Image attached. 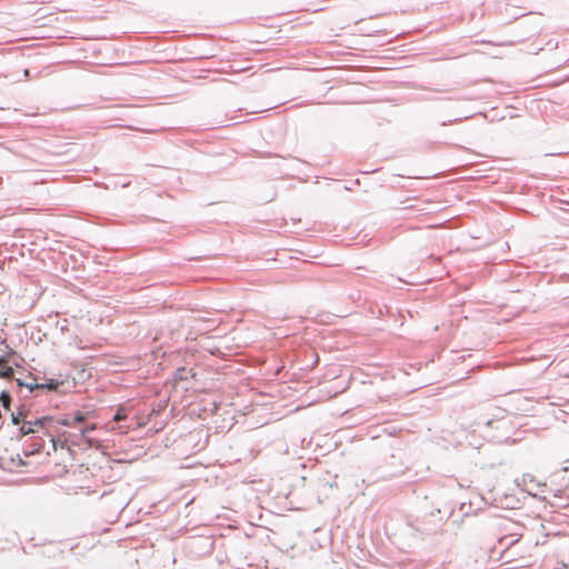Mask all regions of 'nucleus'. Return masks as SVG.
<instances>
[{"instance_id": "1", "label": "nucleus", "mask_w": 569, "mask_h": 569, "mask_svg": "<svg viewBox=\"0 0 569 569\" xmlns=\"http://www.w3.org/2000/svg\"><path fill=\"white\" fill-rule=\"evenodd\" d=\"M50 421L49 418L36 419L34 421H23L20 431L22 435H30L33 432H38L43 428L44 423Z\"/></svg>"}, {"instance_id": "2", "label": "nucleus", "mask_w": 569, "mask_h": 569, "mask_svg": "<svg viewBox=\"0 0 569 569\" xmlns=\"http://www.w3.org/2000/svg\"><path fill=\"white\" fill-rule=\"evenodd\" d=\"M96 429V425H91V426H88L86 428H82L81 429V437L83 438L84 442L89 446V447H94V448H99L100 445H99V441L97 440H93L91 438L88 437V432L91 431V430H94Z\"/></svg>"}, {"instance_id": "3", "label": "nucleus", "mask_w": 569, "mask_h": 569, "mask_svg": "<svg viewBox=\"0 0 569 569\" xmlns=\"http://www.w3.org/2000/svg\"><path fill=\"white\" fill-rule=\"evenodd\" d=\"M0 402L2 407L7 410H10L11 396L7 391H2L0 395Z\"/></svg>"}, {"instance_id": "4", "label": "nucleus", "mask_w": 569, "mask_h": 569, "mask_svg": "<svg viewBox=\"0 0 569 569\" xmlns=\"http://www.w3.org/2000/svg\"><path fill=\"white\" fill-rule=\"evenodd\" d=\"M127 417H128V412H127L126 408L124 407H119L117 412H116V415H114V417H113V420L116 422H119V421L126 420Z\"/></svg>"}, {"instance_id": "5", "label": "nucleus", "mask_w": 569, "mask_h": 569, "mask_svg": "<svg viewBox=\"0 0 569 569\" xmlns=\"http://www.w3.org/2000/svg\"><path fill=\"white\" fill-rule=\"evenodd\" d=\"M71 419L77 427L79 423L86 421L87 417L81 411H77L73 416H71Z\"/></svg>"}, {"instance_id": "6", "label": "nucleus", "mask_w": 569, "mask_h": 569, "mask_svg": "<svg viewBox=\"0 0 569 569\" xmlns=\"http://www.w3.org/2000/svg\"><path fill=\"white\" fill-rule=\"evenodd\" d=\"M61 385V382H58L56 380H49L47 383L39 385V388H46L48 390H57V388Z\"/></svg>"}, {"instance_id": "7", "label": "nucleus", "mask_w": 569, "mask_h": 569, "mask_svg": "<svg viewBox=\"0 0 569 569\" xmlns=\"http://www.w3.org/2000/svg\"><path fill=\"white\" fill-rule=\"evenodd\" d=\"M0 366L2 367V370H0V376L4 378H10L13 375V370L9 366H3V363L0 361Z\"/></svg>"}, {"instance_id": "8", "label": "nucleus", "mask_w": 569, "mask_h": 569, "mask_svg": "<svg viewBox=\"0 0 569 569\" xmlns=\"http://www.w3.org/2000/svg\"><path fill=\"white\" fill-rule=\"evenodd\" d=\"M60 423H61L62 426H66V427H76V426H74V423H73V421H72V419H71V417H67V418L62 419V420L60 421Z\"/></svg>"}, {"instance_id": "9", "label": "nucleus", "mask_w": 569, "mask_h": 569, "mask_svg": "<svg viewBox=\"0 0 569 569\" xmlns=\"http://www.w3.org/2000/svg\"><path fill=\"white\" fill-rule=\"evenodd\" d=\"M52 443H53L54 450H57V441L54 439H52Z\"/></svg>"}]
</instances>
